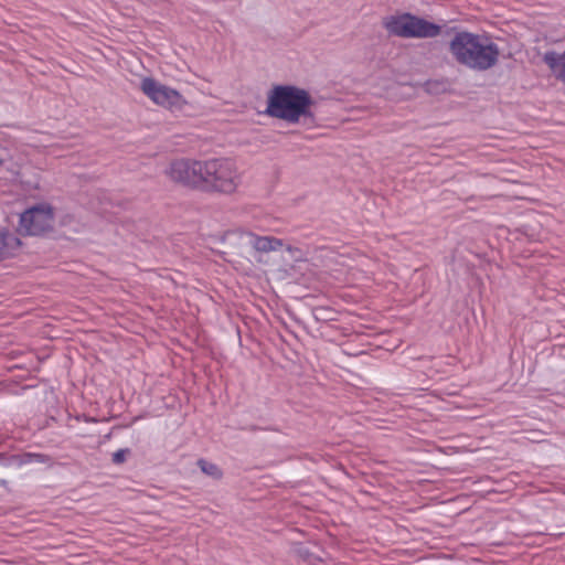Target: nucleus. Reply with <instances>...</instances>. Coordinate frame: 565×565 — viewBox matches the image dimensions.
Returning <instances> with one entry per match:
<instances>
[{
    "label": "nucleus",
    "mask_w": 565,
    "mask_h": 565,
    "mask_svg": "<svg viewBox=\"0 0 565 565\" xmlns=\"http://www.w3.org/2000/svg\"><path fill=\"white\" fill-rule=\"evenodd\" d=\"M455 32L449 42V52L454 60L469 70L486 72L499 62L500 49L489 36L468 31Z\"/></svg>",
    "instance_id": "f257e3e1"
},
{
    "label": "nucleus",
    "mask_w": 565,
    "mask_h": 565,
    "mask_svg": "<svg viewBox=\"0 0 565 565\" xmlns=\"http://www.w3.org/2000/svg\"><path fill=\"white\" fill-rule=\"evenodd\" d=\"M316 105L308 90L294 85H277L268 94L265 114L289 124H298L301 119L312 122Z\"/></svg>",
    "instance_id": "f03ea898"
},
{
    "label": "nucleus",
    "mask_w": 565,
    "mask_h": 565,
    "mask_svg": "<svg viewBox=\"0 0 565 565\" xmlns=\"http://www.w3.org/2000/svg\"><path fill=\"white\" fill-rule=\"evenodd\" d=\"M390 34L404 39H431L441 33V26L412 13L391 17L385 23Z\"/></svg>",
    "instance_id": "7ed1b4c3"
},
{
    "label": "nucleus",
    "mask_w": 565,
    "mask_h": 565,
    "mask_svg": "<svg viewBox=\"0 0 565 565\" xmlns=\"http://www.w3.org/2000/svg\"><path fill=\"white\" fill-rule=\"evenodd\" d=\"M230 161L213 159L210 161H195L178 159L170 164V177H225Z\"/></svg>",
    "instance_id": "20e7f679"
},
{
    "label": "nucleus",
    "mask_w": 565,
    "mask_h": 565,
    "mask_svg": "<svg viewBox=\"0 0 565 565\" xmlns=\"http://www.w3.org/2000/svg\"><path fill=\"white\" fill-rule=\"evenodd\" d=\"M54 210L50 204L31 206L20 216L19 231L26 235H44L53 231Z\"/></svg>",
    "instance_id": "39448f33"
},
{
    "label": "nucleus",
    "mask_w": 565,
    "mask_h": 565,
    "mask_svg": "<svg viewBox=\"0 0 565 565\" xmlns=\"http://www.w3.org/2000/svg\"><path fill=\"white\" fill-rule=\"evenodd\" d=\"M140 89L151 102L167 109H181L186 104L177 89L161 84L152 77H143Z\"/></svg>",
    "instance_id": "423d86ee"
},
{
    "label": "nucleus",
    "mask_w": 565,
    "mask_h": 565,
    "mask_svg": "<svg viewBox=\"0 0 565 565\" xmlns=\"http://www.w3.org/2000/svg\"><path fill=\"white\" fill-rule=\"evenodd\" d=\"M177 182L186 189L198 190L206 193L231 194L235 192L237 184L234 179H175Z\"/></svg>",
    "instance_id": "0eeeda50"
},
{
    "label": "nucleus",
    "mask_w": 565,
    "mask_h": 565,
    "mask_svg": "<svg viewBox=\"0 0 565 565\" xmlns=\"http://www.w3.org/2000/svg\"><path fill=\"white\" fill-rule=\"evenodd\" d=\"M543 61L547 64L553 74L565 83V54H558L554 51L546 52Z\"/></svg>",
    "instance_id": "6e6552de"
},
{
    "label": "nucleus",
    "mask_w": 565,
    "mask_h": 565,
    "mask_svg": "<svg viewBox=\"0 0 565 565\" xmlns=\"http://www.w3.org/2000/svg\"><path fill=\"white\" fill-rule=\"evenodd\" d=\"M20 246V239L11 233L0 232V259L10 256Z\"/></svg>",
    "instance_id": "1a4fd4ad"
},
{
    "label": "nucleus",
    "mask_w": 565,
    "mask_h": 565,
    "mask_svg": "<svg viewBox=\"0 0 565 565\" xmlns=\"http://www.w3.org/2000/svg\"><path fill=\"white\" fill-rule=\"evenodd\" d=\"M281 246H282V242L275 237L258 236L254 241V248L257 252L267 253V252H271V250H277Z\"/></svg>",
    "instance_id": "9d476101"
},
{
    "label": "nucleus",
    "mask_w": 565,
    "mask_h": 565,
    "mask_svg": "<svg viewBox=\"0 0 565 565\" xmlns=\"http://www.w3.org/2000/svg\"><path fill=\"white\" fill-rule=\"evenodd\" d=\"M198 466L201 468L202 472L214 479H220L222 477L221 469L212 462H209L204 459H200L198 461Z\"/></svg>",
    "instance_id": "9b49d317"
},
{
    "label": "nucleus",
    "mask_w": 565,
    "mask_h": 565,
    "mask_svg": "<svg viewBox=\"0 0 565 565\" xmlns=\"http://www.w3.org/2000/svg\"><path fill=\"white\" fill-rule=\"evenodd\" d=\"M424 89L428 94H439L446 90V83L444 81H427L424 83Z\"/></svg>",
    "instance_id": "f8f14e48"
},
{
    "label": "nucleus",
    "mask_w": 565,
    "mask_h": 565,
    "mask_svg": "<svg viewBox=\"0 0 565 565\" xmlns=\"http://www.w3.org/2000/svg\"><path fill=\"white\" fill-rule=\"evenodd\" d=\"M128 450L127 449H119L116 452L113 454V462L116 465H120L126 460Z\"/></svg>",
    "instance_id": "ddd939ff"
},
{
    "label": "nucleus",
    "mask_w": 565,
    "mask_h": 565,
    "mask_svg": "<svg viewBox=\"0 0 565 565\" xmlns=\"http://www.w3.org/2000/svg\"><path fill=\"white\" fill-rule=\"evenodd\" d=\"M4 163V160L0 157V167H2Z\"/></svg>",
    "instance_id": "4468645a"
}]
</instances>
